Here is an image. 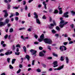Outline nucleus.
<instances>
[{
  "mask_svg": "<svg viewBox=\"0 0 75 75\" xmlns=\"http://www.w3.org/2000/svg\"><path fill=\"white\" fill-rule=\"evenodd\" d=\"M40 38L38 39V41L40 42H41L43 40V41L46 43V44H51L52 41L50 39L44 38V34H42L40 37Z\"/></svg>",
  "mask_w": 75,
  "mask_h": 75,
  "instance_id": "nucleus-1",
  "label": "nucleus"
},
{
  "mask_svg": "<svg viewBox=\"0 0 75 75\" xmlns=\"http://www.w3.org/2000/svg\"><path fill=\"white\" fill-rule=\"evenodd\" d=\"M68 23V22H64V21L61 20L59 26L60 28H63L64 26V25H66V24H67Z\"/></svg>",
  "mask_w": 75,
  "mask_h": 75,
  "instance_id": "nucleus-2",
  "label": "nucleus"
},
{
  "mask_svg": "<svg viewBox=\"0 0 75 75\" xmlns=\"http://www.w3.org/2000/svg\"><path fill=\"white\" fill-rule=\"evenodd\" d=\"M34 15L35 16H34L35 18H36V23H37L39 24H41V22L40 21L39 19L38 18V16L37 15L36 12H34Z\"/></svg>",
  "mask_w": 75,
  "mask_h": 75,
  "instance_id": "nucleus-3",
  "label": "nucleus"
},
{
  "mask_svg": "<svg viewBox=\"0 0 75 75\" xmlns=\"http://www.w3.org/2000/svg\"><path fill=\"white\" fill-rule=\"evenodd\" d=\"M30 52H31L32 53V55H34V57L35 56H36V54H35L37 53V51L34 50H33L31 49L30 50Z\"/></svg>",
  "mask_w": 75,
  "mask_h": 75,
  "instance_id": "nucleus-4",
  "label": "nucleus"
},
{
  "mask_svg": "<svg viewBox=\"0 0 75 75\" xmlns=\"http://www.w3.org/2000/svg\"><path fill=\"white\" fill-rule=\"evenodd\" d=\"M53 64L54 65L53 67L54 68H55V67H57L58 66V62H57V61L54 62Z\"/></svg>",
  "mask_w": 75,
  "mask_h": 75,
  "instance_id": "nucleus-5",
  "label": "nucleus"
},
{
  "mask_svg": "<svg viewBox=\"0 0 75 75\" xmlns=\"http://www.w3.org/2000/svg\"><path fill=\"white\" fill-rule=\"evenodd\" d=\"M58 8L59 10V14H62V8H60V5H59V6H58Z\"/></svg>",
  "mask_w": 75,
  "mask_h": 75,
  "instance_id": "nucleus-6",
  "label": "nucleus"
},
{
  "mask_svg": "<svg viewBox=\"0 0 75 75\" xmlns=\"http://www.w3.org/2000/svg\"><path fill=\"white\" fill-rule=\"evenodd\" d=\"M64 65H63L62 66H60L59 68L56 69H54V71H57V70H61V69H62L64 68Z\"/></svg>",
  "mask_w": 75,
  "mask_h": 75,
  "instance_id": "nucleus-7",
  "label": "nucleus"
},
{
  "mask_svg": "<svg viewBox=\"0 0 75 75\" xmlns=\"http://www.w3.org/2000/svg\"><path fill=\"white\" fill-rule=\"evenodd\" d=\"M68 12H67L64 13V17H65V18H68V17H69V16L68 15Z\"/></svg>",
  "mask_w": 75,
  "mask_h": 75,
  "instance_id": "nucleus-8",
  "label": "nucleus"
},
{
  "mask_svg": "<svg viewBox=\"0 0 75 75\" xmlns=\"http://www.w3.org/2000/svg\"><path fill=\"white\" fill-rule=\"evenodd\" d=\"M13 53V52L11 51L10 52H8L5 53V55H10V54H11Z\"/></svg>",
  "mask_w": 75,
  "mask_h": 75,
  "instance_id": "nucleus-9",
  "label": "nucleus"
},
{
  "mask_svg": "<svg viewBox=\"0 0 75 75\" xmlns=\"http://www.w3.org/2000/svg\"><path fill=\"white\" fill-rule=\"evenodd\" d=\"M39 56L40 57H42V56H44V54H43L42 52H40Z\"/></svg>",
  "mask_w": 75,
  "mask_h": 75,
  "instance_id": "nucleus-10",
  "label": "nucleus"
},
{
  "mask_svg": "<svg viewBox=\"0 0 75 75\" xmlns=\"http://www.w3.org/2000/svg\"><path fill=\"white\" fill-rule=\"evenodd\" d=\"M20 5H18V7H13V9H18V8H20Z\"/></svg>",
  "mask_w": 75,
  "mask_h": 75,
  "instance_id": "nucleus-11",
  "label": "nucleus"
},
{
  "mask_svg": "<svg viewBox=\"0 0 75 75\" xmlns=\"http://www.w3.org/2000/svg\"><path fill=\"white\" fill-rule=\"evenodd\" d=\"M65 58L66 63L68 64V62H69V59H68V57H66Z\"/></svg>",
  "mask_w": 75,
  "mask_h": 75,
  "instance_id": "nucleus-12",
  "label": "nucleus"
},
{
  "mask_svg": "<svg viewBox=\"0 0 75 75\" xmlns=\"http://www.w3.org/2000/svg\"><path fill=\"white\" fill-rule=\"evenodd\" d=\"M14 31V30L13 28H11L9 29V32L10 33H13Z\"/></svg>",
  "mask_w": 75,
  "mask_h": 75,
  "instance_id": "nucleus-13",
  "label": "nucleus"
},
{
  "mask_svg": "<svg viewBox=\"0 0 75 75\" xmlns=\"http://www.w3.org/2000/svg\"><path fill=\"white\" fill-rule=\"evenodd\" d=\"M25 57L27 59L28 61L30 60V56L28 55H27Z\"/></svg>",
  "mask_w": 75,
  "mask_h": 75,
  "instance_id": "nucleus-14",
  "label": "nucleus"
},
{
  "mask_svg": "<svg viewBox=\"0 0 75 75\" xmlns=\"http://www.w3.org/2000/svg\"><path fill=\"white\" fill-rule=\"evenodd\" d=\"M16 59H12V64H14V62H15V61H16Z\"/></svg>",
  "mask_w": 75,
  "mask_h": 75,
  "instance_id": "nucleus-15",
  "label": "nucleus"
},
{
  "mask_svg": "<svg viewBox=\"0 0 75 75\" xmlns=\"http://www.w3.org/2000/svg\"><path fill=\"white\" fill-rule=\"evenodd\" d=\"M63 47L60 46V50L61 51H64V49H63Z\"/></svg>",
  "mask_w": 75,
  "mask_h": 75,
  "instance_id": "nucleus-16",
  "label": "nucleus"
},
{
  "mask_svg": "<svg viewBox=\"0 0 75 75\" xmlns=\"http://www.w3.org/2000/svg\"><path fill=\"white\" fill-rule=\"evenodd\" d=\"M56 28L57 31H60V28L58 26H56Z\"/></svg>",
  "mask_w": 75,
  "mask_h": 75,
  "instance_id": "nucleus-17",
  "label": "nucleus"
},
{
  "mask_svg": "<svg viewBox=\"0 0 75 75\" xmlns=\"http://www.w3.org/2000/svg\"><path fill=\"white\" fill-rule=\"evenodd\" d=\"M23 50L24 52H26L27 50H26V47H25V46H24L23 47Z\"/></svg>",
  "mask_w": 75,
  "mask_h": 75,
  "instance_id": "nucleus-18",
  "label": "nucleus"
},
{
  "mask_svg": "<svg viewBox=\"0 0 75 75\" xmlns=\"http://www.w3.org/2000/svg\"><path fill=\"white\" fill-rule=\"evenodd\" d=\"M37 71L38 72H41V69L40 68H38L37 69Z\"/></svg>",
  "mask_w": 75,
  "mask_h": 75,
  "instance_id": "nucleus-19",
  "label": "nucleus"
},
{
  "mask_svg": "<svg viewBox=\"0 0 75 75\" xmlns=\"http://www.w3.org/2000/svg\"><path fill=\"white\" fill-rule=\"evenodd\" d=\"M4 24H3V22H1L0 23V27H1L3 25H4Z\"/></svg>",
  "mask_w": 75,
  "mask_h": 75,
  "instance_id": "nucleus-20",
  "label": "nucleus"
},
{
  "mask_svg": "<svg viewBox=\"0 0 75 75\" xmlns=\"http://www.w3.org/2000/svg\"><path fill=\"white\" fill-rule=\"evenodd\" d=\"M52 32L53 33V34H55L57 32L54 30L53 29L52 30Z\"/></svg>",
  "mask_w": 75,
  "mask_h": 75,
  "instance_id": "nucleus-21",
  "label": "nucleus"
},
{
  "mask_svg": "<svg viewBox=\"0 0 75 75\" xmlns=\"http://www.w3.org/2000/svg\"><path fill=\"white\" fill-rule=\"evenodd\" d=\"M9 20L8 19H6L5 21V23L7 24L9 22Z\"/></svg>",
  "mask_w": 75,
  "mask_h": 75,
  "instance_id": "nucleus-22",
  "label": "nucleus"
},
{
  "mask_svg": "<svg viewBox=\"0 0 75 75\" xmlns=\"http://www.w3.org/2000/svg\"><path fill=\"white\" fill-rule=\"evenodd\" d=\"M52 54L55 57H58V55H57V54H56L55 53H53Z\"/></svg>",
  "mask_w": 75,
  "mask_h": 75,
  "instance_id": "nucleus-23",
  "label": "nucleus"
},
{
  "mask_svg": "<svg viewBox=\"0 0 75 75\" xmlns=\"http://www.w3.org/2000/svg\"><path fill=\"white\" fill-rule=\"evenodd\" d=\"M28 10V7H27V5L25 6V11H27Z\"/></svg>",
  "mask_w": 75,
  "mask_h": 75,
  "instance_id": "nucleus-24",
  "label": "nucleus"
},
{
  "mask_svg": "<svg viewBox=\"0 0 75 75\" xmlns=\"http://www.w3.org/2000/svg\"><path fill=\"white\" fill-rule=\"evenodd\" d=\"M10 7H11V6L9 4H8V8L7 9H10Z\"/></svg>",
  "mask_w": 75,
  "mask_h": 75,
  "instance_id": "nucleus-25",
  "label": "nucleus"
},
{
  "mask_svg": "<svg viewBox=\"0 0 75 75\" xmlns=\"http://www.w3.org/2000/svg\"><path fill=\"white\" fill-rule=\"evenodd\" d=\"M54 13L55 14H57V13H58V11L57 10H55L54 11Z\"/></svg>",
  "mask_w": 75,
  "mask_h": 75,
  "instance_id": "nucleus-26",
  "label": "nucleus"
},
{
  "mask_svg": "<svg viewBox=\"0 0 75 75\" xmlns=\"http://www.w3.org/2000/svg\"><path fill=\"white\" fill-rule=\"evenodd\" d=\"M35 62V60H32V65H34V62Z\"/></svg>",
  "mask_w": 75,
  "mask_h": 75,
  "instance_id": "nucleus-27",
  "label": "nucleus"
},
{
  "mask_svg": "<svg viewBox=\"0 0 75 75\" xmlns=\"http://www.w3.org/2000/svg\"><path fill=\"white\" fill-rule=\"evenodd\" d=\"M8 16V13H5V14L4 15V16L5 17H7V16Z\"/></svg>",
  "mask_w": 75,
  "mask_h": 75,
  "instance_id": "nucleus-28",
  "label": "nucleus"
},
{
  "mask_svg": "<svg viewBox=\"0 0 75 75\" xmlns=\"http://www.w3.org/2000/svg\"><path fill=\"white\" fill-rule=\"evenodd\" d=\"M21 38L23 40H25V38H24V36H21Z\"/></svg>",
  "mask_w": 75,
  "mask_h": 75,
  "instance_id": "nucleus-29",
  "label": "nucleus"
},
{
  "mask_svg": "<svg viewBox=\"0 0 75 75\" xmlns=\"http://www.w3.org/2000/svg\"><path fill=\"white\" fill-rule=\"evenodd\" d=\"M21 71V69H19L17 72V74H19Z\"/></svg>",
  "mask_w": 75,
  "mask_h": 75,
  "instance_id": "nucleus-30",
  "label": "nucleus"
},
{
  "mask_svg": "<svg viewBox=\"0 0 75 75\" xmlns=\"http://www.w3.org/2000/svg\"><path fill=\"white\" fill-rule=\"evenodd\" d=\"M20 52H15V54L17 55H20Z\"/></svg>",
  "mask_w": 75,
  "mask_h": 75,
  "instance_id": "nucleus-31",
  "label": "nucleus"
},
{
  "mask_svg": "<svg viewBox=\"0 0 75 75\" xmlns=\"http://www.w3.org/2000/svg\"><path fill=\"white\" fill-rule=\"evenodd\" d=\"M60 60L62 61H63L64 60V59L63 58V57H61L60 58Z\"/></svg>",
  "mask_w": 75,
  "mask_h": 75,
  "instance_id": "nucleus-32",
  "label": "nucleus"
},
{
  "mask_svg": "<svg viewBox=\"0 0 75 75\" xmlns=\"http://www.w3.org/2000/svg\"><path fill=\"white\" fill-rule=\"evenodd\" d=\"M42 18L43 19H44V20H46V18L45 17V15H44L42 17Z\"/></svg>",
  "mask_w": 75,
  "mask_h": 75,
  "instance_id": "nucleus-33",
  "label": "nucleus"
},
{
  "mask_svg": "<svg viewBox=\"0 0 75 75\" xmlns=\"http://www.w3.org/2000/svg\"><path fill=\"white\" fill-rule=\"evenodd\" d=\"M31 28H32L30 27V28H29L28 29V31H31Z\"/></svg>",
  "mask_w": 75,
  "mask_h": 75,
  "instance_id": "nucleus-34",
  "label": "nucleus"
},
{
  "mask_svg": "<svg viewBox=\"0 0 75 75\" xmlns=\"http://www.w3.org/2000/svg\"><path fill=\"white\" fill-rule=\"evenodd\" d=\"M10 58H8L7 59V61H8V63H9L10 62Z\"/></svg>",
  "mask_w": 75,
  "mask_h": 75,
  "instance_id": "nucleus-35",
  "label": "nucleus"
},
{
  "mask_svg": "<svg viewBox=\"0 0 75 75\" xmlns=\"http://www.w3.org/2000/svg\"><path fill=\"white\" fill-rule=\"evenodd\" d=\"M9 67L10 69H13V67L11 65H10Z\"/></svg>",
  "mask_w": 75,
  "mask_h": 75,
  "instance_id": "nucleus-36",
  "label": "nucleus"
},
{
  "mask_svg": "<svg viewBox=\"0 0 75 75\" xmlns=\"http://www.w3.org/2000/svg\"><path fill=\"white\" fill-rule=\"evenodd\" d=\"M25 28H20L19 29V30H25Z\"/></svg>",
  "mask_w": 75,
  "mask_h": 75,
  "instance_id": "nucleus-37",
  "label": "nucleus"
},
{
  "mask_svg": "<svg viewBox=\"0 0 75 75\" xmlns=\"http://www.w3.org/2000/svg\"><path fill=\"white\" fill-rule=\"evenodd\" d=\"M71 13H72V16H74L75 14V12H74L73 11H71Z\"/></svg>",
  "mask_w": 75,
  "mask_h": 75,
  "instance_id": "nucleus-38",
  "label": "nucleus"
},
{
  "mask_svg": "<svg viewBox=\"0 0 75 75\" xmlns=\"http://www.w3.org/2000/svg\"><path fill=\"white\" fill-rule=\"evenodd\" d=\"M49 21L50 22H51L52 21V18H51V17L49 16Z\"/></svg>",
  "mask_w": 75,
  "mask_h": 75,
  "instance_id": "nucleus-39",
  "label": "nucleus"
},
{
  "mask_svg": "<svg viewBox=\"0 0 75 75\" xmlns=\"http://www.w3.org/2000/svg\"><path fill=\"white\" fill-rule=\"evenodd\" d=\"M34 37H35L36 39H37V38H38V35H35Z\"/></svg>",
  "mask_w": 75,
  "mask_h": 75,
  "instance_id": "nucleus-40",
  "label": "nucleus"
},
{
  "mask_svg": "<svg viewBox=\"0 0 75 75\" xmlns=\"http://www.w3.org/2000/svg\"><path fill=\"white\" fill-rule=\"evenodd\" d=\"M16 16H19V13H18V12H16Z\"/></svg>",
  "mask_w": 75,
  "mask_h": 75,
  "instance_id": "nucleus-41",
  "label": "nucleus"
},
{
  "mask_svg": "<svg viewBox=\"0 0 75 75\" xmlns=\"http://www.w3.org/2000/svg\"><path fill=\"white\" fill-rule=\"evenodd\" d=\"M62 47H63L64 48V51H66V50H67V47H65L64 46H62Z\"/></svg>",
  "mask_w": 75,
  "mask_h": 75,
  "instance_id": "nucleus-42",
  "label": "nucleus"
},
{
  "mask_svg": "<svg viewBox=\"0 0 75 75\" xmlns=\"http://www.w3.org/2000/svg\"><path fill=\"white\" fill-rule=\"evenodd\" d=\"M46 3V2L45 1H43V4L44 6L47 5V4H45Z\"/></svg>",
  "mask_w": 75,
  "mask_h": 75,
  "instance_id": "nucleus-43",
  "label": "nucleus"
},
{
  "mask_svg": "<svg viewBox=\"0 0 75 75\" xmlns=\"http://www.w3.org/2000/svg\"><path fill=\"white\" fill-rule=\"evenodd\" d=\"M7 37H8V35H6L4 36V38L5 39H7Z\"/></svg>",
  "mask_w": 75,
  "mask_h": 75,
  "instance_id": "nucleus-44",
  "label": "nucleus"
},
{
  "mask_svg": "<svg viewBox=\"0 0 75 75\" xmlns=\"http://www.w3.org/2000/svg\"><path fill=\"white\" fill-rule=\"evenodd\" d=\"M55 36L57 37H59V35L58 34H55Z\"/></svg>",
  "mask_w": 75,
  "mask_h": 75,
  "instance_id": "nucleus-45",
  "label": "nucleus"
},
{
  "mask_svg": "<svg viewBox=\"0 0 75 75\" xmlns=\"http://www.w3.org/2000/svg\"><path fill=\"white\" fill-rule=\"evenodd\" d=\"M39 50H42V49H43V48H42V47H39Z\"/></svg>",
  "mask_w": 75,
  "mask_h": 75,
  "instance_id": "nucleus-46",
  "label": "nucleus"
},
{
  "mask_svg": "<svg viewBox=\"0 0 75 75\" xmlns=\"http://www.w3.org/2000/svg\"><path fill=\"white\" fill-rule=\"evenodd\" d=\"M16 47H18L19 48H20V45L19 44H18L16 45Z\"/></svg>",
  "mask_w": 75,
  "mask_h": 75,
  "instance_id": "nucleus-47",
  "label": "nucleus"
},
{
  "mask_svg": "<svg viewBox=\"0 0 75 75\" xmlns=\"http://www.w3.org/2000/svg\"><path fill=\"white\" fill-rule=\"evenodd\" d=\"M8 39L9 40H10L11 39V35H10L8 36Z\"/></svg>",
  "mask_w": 75,
  "mask_h": 75,
  "instance_id": "nucleus-48",
  "label": "nucleus"
},
{
  "mask_svg": "<svg viewBox=\"0 0 75 75\" xmlns=\"http://www.w3.org/2000/svg\"><path fill=\"white\" fill-rule=\"evenodd\" d=\"M48 49L49 50H51V47L50 46H48Z\"/></svg>",
  "mask_w": 75,
  "mask_h": 75,
  "instance_id": "nucleus-49",
  "label": "nucleus"
},
{
  "mask_svg": "<svg viewBox=\"0 0 75 75\" xmlns=\"http://www.w3.org/2000/svg\"><path fill=\"white\" fill-rule=\"evenodd\" d=\"M39 43L38 42H34V44H38Z\"/></svg>",
  "mask_w": 75,
  "mask_h": 75,
  "instance_id": "nucleus-50",
  "label": "nucleus"
},
{
  "mask_svg": "<svg viewBox=\"0 0 75 75\" xmlns=\"http://www.w3.org/2000/svg\"><path fill=\"white\" fill-rule=\"evenodd\" d=\"M70 26L72 28H74V24H72L71 25H70Z\"/></svg>",
  "mask_w": 75,
  "mask_h": 75,
  "instance_id": "nucleus-51",
  "label": "nucleus"
},
{
  "mask_svg": "<svg viewBox=\"0 0 75 75\" xmlns=\"http://www.w3.org/2000/svg\"><path fill=\"white\" fill-rule=\"evenodd\" d=\"M23 5H25V4H26V2H25V1H23Z\"/></svg>",
  "mask_w": 75,
  "mask_h": 75,
  "instance_id": "nucleus-52",
  "label": "nucleus"
},
{
  "mask_svg": "<svg viewBox=\"0 0 75 75\" xmlns=\"http://www.w3.org/2000/svg\"><path fill=\"white\" fill-rule=\"evenodd\" d=\"M15 20L16 21H18V17H16L15 18Z\"/></svg>",
  "mask_w": 75,
  "mask_h": 75,
  "instance_id": "nucleus-53",
  "label": "nucleus"
},
{
  "mask_svg": "<svg viewBox=\"0 0 75 75\" xmlns=\"http://www.w3.org/2000/svg\"><path fill=\"white\" fill-rule=\"evenodd\" d=\"M42 66L44 67V68H46V66L44 64H42Z\"/></svg>",
  "mask_w": 75,
  "mask_h": 75,
  "instance_id": "nucleus-54",
  "label": "nucleus"
},
{
  "mask_svg": "<svg viewBox=\"0 0 75 75\" xmlns=\"http://www.w3.org/2000/svg\"><path fill=\"white\" fill-rule=\"evenodd\" d=\"M68 43V42H64L63 43L65 45H66Z\"/></svg>",
  "mask_w": 75,
  "mask_h": 75,
  "instance_id": "nucleus-55",
  "label": "nucleus"
},
{
  "mask_svg": "<svg viewBox=\"0 0 75 75\" xmlns=\"http://www.w3.org/2000/svg\"><path fill=\"white\" fill-rule=\"evenodd\" d=\"M4 41H1V45H3V44H4Z\"/></svg>",
  "mask_w": 75,
  "mask_h": 75,
  "instance_id": "nucleus-56",
  "label": "nucleus"
},
{
  "mask_svg": "<svg viewBox=\"0 0 75 75\" xmlns=\"http://www.w3.org/2000/svg\"><path fill=\"white\" fill-rule=\"evenodd\" d=\"M73 43V42L72 41H70L69 43V44H72Z\"/></svg>",
  "mask_w": 75,
  "mask_h": 75,
  "instance_id": "nucleus-57",
  "label": "nucleus"
},
{
  "mask_svg": "<svg viewBox=\"0 0 75 75\" xmlns=\"http://www.w3.org/2000/svg\"><path fill=\"white\" fill-rule=\"evenodd\" d=\"M6 44H2V46L4 47H6Z\"/></svg>",
  "mask_w": 75,
  "mask_h": 75,
  "instance_id": "nucleus-58",
  "label": "nucleus"
},
{
  "mask_svg": "<svg viewBox=\"0 0 75 75\" xmlns=\"http://www.w3.org/2000/svg\"><path fill=\"white\" fill-rule=\"evenodd\" d=\"M30 13H29L28 14V17H31V15H30Z\"/></svg>",
  "mask_w": 75,
  "mask_h": 75,
  "instance_id": "nucleus-59",
  "label": "nucleus"
},
{
  "mask_svg": "<svg viewBox=\"0 0 75 75\" xmlns=\"http://www.w3.org/2000/svg\"><path fill=\"white\" fill-rule=\"evenodd\" d=\"M4 54H3V53H1L0 54V56H4Z\"/></svg>",
  "mask_w": 75,
  "mask_h": 75,
  "instance_id": "nucleus-60",
  "label": "nucleus"
},
{
  "mask_svg": "<svg viewBox=\"0 0 75 75\" xmlns=\"http://www.w3.org/2000/svg\"><path fill=\"white\" fill-rule=\"evenodd\" d=\"M15 47H14V45H13V48H12V49L13 50H15Z\"/></svg>",
  "mask_w": 75,
  "mask_h": 75,
  "instance_id": "nucleus-61",
  "label": "nucleus"
},
{
  "mask_svg": "<svg viewBox=\"0 0 75 75\" xmlns=\"http://www.w3.org/2000/svg\"><path fill=\"white\" fill-rule=\"evenodd\" d=\"M16 52H18L19 51V48H17L16 49Z\"/></svg>",
  "mask_w": 75,
  "mask_h": 75,
  "instance_id": "nucleus-62",
  "label": "nucleus"
},
{
  "mask_svg": "<svg viewBox=\"0 0 75 75\" xmlns=\"http://www.w3.org/2000/svg\"><path fill=\"white\" fill-rule=\"evenodd\" d=\"M19 67L21 68H22V67H23V65H22V64H20Z\"/></svg>",
  "mask_w": 75,
  "mask_h": 75,
  "instance_id": "nucleus-63",
  "label": "nucleus"
},
{
  "mask_svg": "<svg viewBox=\"0 0 75 75\" xmlns=\"http://www.w3.org/2000/svg\"><path fill=\"white\" fill-rule=\"evenodd\" d=\"M1 75H6V74H5V73H3L1 74Z\"/></svg>",
  "mask_w": 75,
  "mask_h": 75,
  "instance_id": "nucleus-64",
  "label": "nucleus"
}]
</instances>
